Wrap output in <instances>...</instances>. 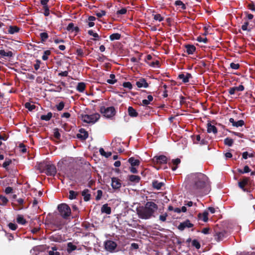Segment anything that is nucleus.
Returning <instances> with one entry per match:
<instances>
[{"label":"nucleus","mask_w":255,"mask_h":255,"mask_svg":"<svg viewBox=\"0 0 255 255\" xmlns=\"http://www.w3.org/2000/svg\"><path fill=\"white\" fill-rule=\"evenodd\" d=\"M77 249V247L72 243H68L67 244V251L68 253H71Z\"/></svg>","instance_id":"cd10ccee"},{"label":"nucleus","mask_w":255,"mask_h":255,"mask_svg":"<svg viewBox=\"0 0 255 255\" xmlns=\"http://www.w3.org/2000/svg\"><path fill=\"white\" fill-rule=\"evenodd\" d=\"M229 122L232 123L233 126L236 127H242L245 124V122L243 120H239L237 122H235L234 119L232 118L229 119Z\"/></svg>","instance_id":"4468645a"},{"label":"nucleus","mask_w":255,"mask_h":255,"mask_svg":"<svg viewBox=\"0 0 255 255\" xmlns=\"http://www.w3.org/2000/svg\"><path fill=\"white\" fill-rule=\"evenodd\" d=\"M8 226L9 228V229L13 231L15 230L17 228V225L12 223H9Z\"/></svg>","instance_id":"052dcab7"},{"label":"nucleus","mask_w":255,"mask_h":255,"mask_svg":"<svg viewBox=\"0 0 255 255\" xmlns=\"http://www.w3.org/2000/svg\"><path fill=\"white\" fill-rule=\"evenodd\" d=\"M8 199L6 197L3 195H0V205L5 206L8 202Z\"/></svg>","instance_id":"c9c22d12"},{"label":"nucleus","mask_w":255,"mask_h":255,"mask_svg":"<svg viewBox=\"0 0 255 255\" xmlns=\"http://www.w3.org/2000/svg\"><path fill=\"white\" fill-rule=\"evenodd\" d=\"M110 79H108L107 82L108 83L110 84H114L117 82V79H116V76L114 74H111L110 75Z\"/></svg>","instance_id":"c756f323"},{"label":"nucleus","mask_w":255,"mask_h":255,"mask_svg":"<svg viewBox=\"0 0 255 255\" xmlns=\"http://www.w3.org/2000/svg\"><path fill=\"white\" fill-rule=\"evenodd\" d=\"M234 87L236 89V91H243L244 90V87L242 85H240V86H239L238 87Z\"/></svg>","instance_id":"69168bd1"},{"label":"nucleus","mask_w":255,"mask_h":255,"mask_svg":"<svg viewBox=\"0 0 255 255\" xmlns=\"http://www.w3.org/2000/svg\"><path fill=\"white\" fill-rule=\"evenodd\" d=\"M12 52L10 51H5L3 49L0 50V55L2 57H10L12 56Z\"/></svg>","instance_id":"aec40b11"},{"label":"nucleus","mask_w":255,"mask_h":255,"mask_svg":"<svg viewBox=\"0 0 255 255\" xmlns=\"http://www.w3.org/2000/svg\"><path fill=\"white\" fill-rule=\"evenodd\" d=\"M111 186L114 189H119L121 187L120 180L116 177L112 178Z\"/></svg>","instance_id":"1a4fd4ad"},{"label":"nucleus","mask_w":255,"mask_h":255,"mask_svg":"<svg viewBox=\"0 0 255 255\" xmlns=\"http://www.w3.org/2000/svg\"><path fill=\"white\" fill-rule=\"evenodd\" d=\"M51 240L56 242L60 243L64 241L63 237L61 235H55L51 236Z\"/></svg>","instance_id":"393cba45"},{"label":"nucleus","mask_w":255,"mask_h":255,"mask_svg":"<svg viewBox=\"0 0 255 255\" xmlns=\"http://www.w3.org/2000/svg\"><path fill=\"white\" fill-rule=\"evenodd\" d=\"M230 67L233 69L237 70L239 68L240 65L238 63H231L230 64Z\"/></svg>","instance_id":"13d9d810"},{"label":"nucleus","mask_w":255,"mask_h":255,"mask_svg":"<svg viewBox=\"0 0 255 255\" xmlns=\"http://www.w3.org/2000/svg\"><path fill=\"white\" fill-rule=\"evenodd\" d=\"M136 85L138 88H147L148 86V83L144 79H141L137 81Z\"/></svg>","instance_id":"dca6fc26"},{"label":"nucleus","mask_w":255,"mask_h":255,"mask_svg":"<svg viewBox=\"0 0 255 255\" xmlns=\"http://www.w3.org/2000/svg\"><path fill=\"white\" fill-rule=\"evenodd\" d=\"M101 112L107 118H112L116 114V110L114 107H102L101 108Z\"/></svg>","instance_id":"39448f33"},{"label":"nucleus","mask_w":255,"mask_h":255,"mask_svg":"<svg viewBox=\"0 0 255 255\" xmlns=\"http://www.w3.org/2000/svg\"><path fill=\"white\" fill-rule=\"evenodd\" d=\"M25 107L26 109H28L30 111L34 110L35 108V105L31 104L30 103L28 102H27L25 104Z\"/></svg>","instance_id":"49530a36"},{"label":"nucleus","mask_w":255,"mask_h":255,"mask_svg":"<svg viewBox=\"0 0 255 255\" xmlns=\"http://www.w3.org/2000/svg\"><path fill=\"white\" fill-rule=\"evenodd\" d=\"M127 10L126 8H122V9L117 11V14H125L127 13Z\"/></svg>","instance_id":"bf43d9fd"},{"label":"nucleus","mask_w":255,"mask_h":255,"mask_svg":"<svg viewBox=\"0 0 255 255\" xmlns=\"http://www.w3.org/2000/svg\"><path fill=\"white\" fill-rule=\"evenodd\" d=\"M101 212L106 213L107 214H110L111 213V208L110 207L108 206V204H104L101 208Z\"/></svg>","instance_id":"412c9836"},{"label":"nucleus","mask_w":255,"mask_h":255,"mask_svg":"<svg viewBox=\"0 0 255 255\" xmlns=\"http://www.w3.org/2000/svg\"><path fill=\"white\" fill-rule=\"evenodd\" d=\"M197 40L199 42H203L206 43L207 42V38L205 36H199L197 37Z\"/></svg>","instance_id":"a19ab883"},{"label":"nucleus","mask_w":255,"mask_h":255,"mask_svg":"<svg viewBox=\"0 0 255 255\" xmlns=\"http://www.w3.org/2000/svg\"><path fill=\"white\" fill-rule=\"evenodd\" d=\"M201 139L200 135L198 134L195 135L193 138V143L195 144H199Z\"/></svg>","instance_id":"09e8293b"},{"label":"nucleus","mask_w":255,"mask_h":255,"mask_svg":"<svg viewBox=\"0 0 255 255\" xmlns=\"http://www.w3.org/2000/svg\"><path fill=\"white\" fill-rule=\"evenodd\" d=\"M163 185L164 184L163 182H160L157 181H153L152 182L153 188L157 190L160 189Z\"/></svg>","instance_id":"a878e982"},{"label":"nucleus","mask_w":255,"mask_h":255,"mask_svg":"<svg viewBox=\"0 0 255 255\" xmlns=\"http://www.w3.org/2000/svg\"><path fill=\"white\" fill-rule=\"evenodd\" d=\"M153 19L155 21L161 22L164 20V17L161 15L160 14H153Z\"/></svg>","instance_id":"e433bc0d"},{"label":"nucleus","mask_w":255,"mask_h":255,"mask_svg":"<svg viewBox=\"0 0 255 255\" xmlns=\"http://www.w3.org/2000/svg\"><path fill=\"white\" fill-rule=\"evenodd\" d=\"M67 30L71 32L74 31H78L79 30V28L78 27H74L73 23H70L67 27Z\"/></svg>","instance_id":"c85d7f7f"},{"label":"nucleus","mask_w":255,"mask_h":255,"mask_svg":"<svg viewBox=\"0 0 255 255\" xmlns=\"http://www.w3.org/2000/svg\"><path fill=\"white\" fill-rule=\"evenodd\" d=\"M65 104L63 102H60L58 105L56 106L57 110L58 111H62L64 107Z\"/></svg>","instance_id":"603ef678"},{"label":"nucleus","mask_w":255,"mask_h":255,"mask_svg":"<svg viewBox=\"0 0 255 255\" xmlns=\"http://www.w3.org/2000/svg\"><path fill=\"white\" fill-rule=\"evenodd\" d=\"M12 192V188L10 187H7L5 189V193L6 194L11 193Z\"/></svg>","instance_id":"774afa93"},{"label":"nucleus","mask_w":255,"mask_h":255,"mask_svg":"<svg viewBox=\"0 0 255 255\" xmlns=\"http://www.w3.org/2000/svg\"><path fill=\"white\" fill-rule=\"evenodd\" d=\"M58 210L60 215L64 219H67L71 215V209L66 204L63 203L59 205Z\"/></svg>","instance_id":"20e7f679"},{"label":"nucleus","mask_w":255,"mask_h":255,"mask_svg":"<svg viewBox=\"0 0 255 255\" xmlns=\"http://www.w3.org/2000/svg\"><path fill=\"white\" fill-rule=\"evenodd\" d=\"M178 78L182 80L183 83H187L189 82V79L192 78V75L191 74L186 73V74H181L179 75Z\"/></svg>","instance_id":"9b49d317"},{"label":"nucleus","mask_w":255,"mask_h":255,"mask_svg":"<svg viewBox=\"0 0 255 255\" xmlns=\"http://www.w3.org/2000/svg\"><path fill=\"white\" fill-rule=\"evenodd\" d=\"M167 214L166 213H165L162 215H160L159 216V220L161 221V222H165L166 220V218H167Z\"/></svg>","instance_id":"4d7b16f0"},{"label":"nucleus","mask_w":255,"mask_h":255,"mask_svg":"<svg viewBox=\"0 0 255 255\" xmlns=\"http://www.w3.org/2000/svg\"><path fill=\"white\" fill-rule=\"evenodd\" d=\"M128 113L129 116L131 117H136L138 115V113L136 112V110L132 107H129L128 108Z\"/></svg>","instance_id":"4be33fe9"},{"label":"nucleus","mask_w":255,"mask_h":255,"mask_svg":"<svg viewBox=\"0 0 255 255\" xmlns=\"http://www.w3.org/2000/svg\"><path fill=\"white\" fill-rule=\"evenodd\" d=\"M186 49L188 54H192L196 50L195 47L193 45H187Z\"/></svg>","instance_id":"b1692460"},{"label":"nucleus","mask_w":255,"mask_h":255,"mask_svg":"<svg viewBox=\"0 0 255 255\" xmlns=\"http://www.w3.org/2000/svg\"><path fill=\"white\" fill-rule=\"evenodd\" d=\"M17 222L21 225H24L26 223V220L22 215H18L16 218Z\"/></svg>","instance_id":"72a5a7b5"},{"label":"nucleus","mask_w":255,"mask_h":255,"mask_svg":"<svg viewBox=\"0 0 255 255\" xmlns=\"http://www.w3.org/2000/svg\"><path fill=\"white\" fill-rule=\"evenodd\" d=\"M88 34L92 36H93L95 38L94 40H96V38L99 37V35L97 33L94 32L92 30H90L88 31Z\"/></svg>","instance_id":"864d4df0"},{"label":"nucleus","mask_w":255,"mask_h":255,"mask_svg":"<svg viewBox=\"0 0 255 255\" xmlns=\"http://www.w3.org/2000/svg\"><path fill=\"white\" fill-rule=\"evenodd\" d=\"M193 246L195 247L197 249H199L201 247L200 243L197 240H193L192 242Z\"/></svg>","instance_id":"3c124183"},{"label":"nucleus","mask_w":255,"mask_h":255,"mask_svg":"<svg viewBox=\"0 0 255 255\" xmlns=\"http://www.w3.org/2000/svg\"><path fill=\"white\" fill-rule=\"evenodd\" d=\"M19 28L16 26H10L8 28V32L9 34H13L19 31Z\"/></svg>","instance_id":"5701e85b"},{"label":"nucleus","mask_w":255,"mask_h":255,"mask_svg":"<svg viewBox=\"0 0 255 255\" xmlns=\"http://www.w3.org/2000/svg\"><path fill=\"white\" fill-rule=\"evenodd\" d=\"M41 40L42 42H45L48 38V35L46 32H42L40 34Z\"/></svg>","instance_id":"37998d69"},{"label":"nucleus","mask_w":255,"mask_h":255,"mask_svg":"<svg viewBox=\"0 0 255 255\" xmlns=\"http://www.w3.org/2000/svg\"><path fill=\"white\" fill-rule=\"evenodd\" d=\"M154 159L157 163L160 164H164L167 162V157L164 155L155 156Z\"/></svg>","instance_id":"2eb2a0df"},{"label":"nucleus","mask_w":255,"mask_h":255,"mask_svg":"<svg viewBox=\"0 0 255 255\" xmlns=\"http://www.w3.org/2000/svg\"><path fill=\"white\" fill-rule=\"evenodd\" d=\"M123 86L124 87L127 88L129 90L131 89L132 88V85L129 82H124L123 84Z\"/></svg>","instance_id":"6e6d98bb"},{"label":"nucleus","mask_w":255,"mask_h":255,"mask_svg":"<svg viewBox=\"0 0 255 255\" xmlns=\"http://www.w3.org/2000/svg\"><path fill=\"white\" fill-rule=\"evenodd\" d=\"M81 117L82 121L84 123L93 124L99 119L100 116L97 113L90 115L87 114H82L81 115Z\"/></svg>","instance_id":"7ed1b4c3"},{"label":"nucleus","mask_w":255,"mask_h":255,"mask_svg":"<svg viewBox=\"0 0 255 255\" xmlns=\"http://www.w3.org/2000/svg\"><path fill=\"white\" fill-rule=\"evenodd\" d=\"M242 156L244 159H247L248 157H253V154H249L247 151L244 152L242 154Z\"/></svg>","instance_id":"680f3d73"},{"label":"nucleus","mask_w":255,"mask_h":255,"mask_svg":"<svg viewBox=\"0 0 255 255\" xmlns=\"http://www.w3.org/2000/svg\"><path fill=\"white\" fill-rule=\"evenodd\" d=\"M40 61L39 60H36L35 64H34V69L37 70L40 68Z\"/></svg>","instance_id":"0e129e2a"},{"label":"nucleus","mask_w":255,"mask_h":255,"mask_svg":"<svg viewBox=\"0 0 255 255\" xmlns=\"http://www.w3.org/2000/svg\"><path fill=\"white\" fill-rule=\"evenodd\" d=\"M250 179L249 178L245 177L243 179V180L240 182H239V186L244 191H246V189L245 188L246 186H247L250 184Z\"/></svg>","instance_id":"6e6552de"},{"label":"nucleus","mask_w":255,"mask_h":255,"mask_svg":"<svg viewBox=\"0 0 255 255\" xmlns=\"http://www.w3.org/2000/svg\"><path fill=\"white\" fill-rule=\"evenodd\" d=\"M217 128L214 126L211 125L210 123L207 124V132L208 133L213 132L215 134L217 133Z\"/></svg>","instance_id":"a211bd4d"},{"label":"nucleus","mask_w":255,"mask_h":255,"mask_svg":"<svg viewBox=\"0 0 255 255\" xmlns=\"http://www.w3.org/2000/svg\"><path fill=\"white\" fill-rule=\"evenodd\" d=\"M52 117V114L51 112H49L46 115H42L40 117L41 120L48 121Z\"/></svg>","instance_id":"2f4dec72"},{"label":"nucleus","mask_w":255,"mask_h":255,"mask_svg":"<svg viewBox=\"0 0 255 255\" xmlns=\"http://www.w3.org/2000/svg\"><path fill=\"white\" fill-rule=\"evenodd\" d=\"M175 5L180 7L181 10H184L186 8L185 4L180 0L175 1Z\"/></svg>","instance_id":"473e14b6"},{"label":"nucleus","mask_w":255,"mask_h":255,"mask_svg":"<svg viewBox=\"0 0 255 255\" xmlns=\"http://www.w3.org/2000/svg\"><path fill=\"white\" fill-rule=\"evenodd\" d=\"M121 38V34L118 33H113L110 36V39L112 41L119 40Z\"/></svg>","instance_id":"58836bf2"},{"label":"nucleus","mask_w":255,"mask_h":255,"mask_svg":"<svg viewBox=\"0 0 255 255\" xmlns=\"http://www.w3.org/2000/svg\"><path fill=\"white\" fill-rule=\"evenodd\" d=\"M43 8H44V14L45 16H48L49 15V14H50L49 9L48 6H44V7H43Z\"/></svg>","instance_id":"e2e57ef3"},{"label":"nucleus","mask_w":255,"mask_h":255,"mask_svg":"<svg viewBox=\"0 0 255 255\" xmlns=\"http://www.w3.org/2000/svg\"><path fill=\"white\" fill-rule=\"evenodd\" d=\"M77 196V193L74 191L71 190L69 192V198L71 200L75 199Z\"/></svg>","instance_id":"de8ad7c7"},{"label":"nucleus","mask_w":255,"mask_h":255,"mask_svg":"<svg viewBox=\"0 0 255 255\" xmlns=\"http://www.w3.org/2000/svg\"><path fill=\"white\" fill-rule=\"evenodd\" d=\"M186 187L189 192L196 196H203L210 190L208 177L201 173H191L185 179Z\"/></svg>","instance_id":"f257e3e1"},{"label":"nucleus","mask_w":255,"mask_h":255,"mask_svg":"<svg viewBox=\"0 0 255 255\" xmlns=\"http://www.w3.org/2000/svg\"><path fill=\"white\" fill-rule=\"evenodd\" d=\"M99 152L102 155L106 157H109L112 155V153L111 152H107L104 150V149L103 148H100Z\"/></svg>","instance_id":"4c0bfd02"},{"label":"nucleus","mask_w":255,"mask_h":255,"mask_svg":"<svg viewBox=\"0 0 255 255\" xmlns=\"http://www.w3.org/2000/svg\"><path fill=\"white\" fill-rule=\"evenodd\" d=\"M82 196L84 197V199L86 201H88L90 199V194L88 193V191L85 190L82 193Z\"/></svg>","instance_id":"f704fd0d"},{"label":"nucleus","mask_w":255,"mask_h":255,"mask_svg":"<svg viewBox=\"0 0 255 255\" xmlns=\"http://www.w3.org/2000/svg\"><path fill=\"white\" fill-rule=\"evenodd\" d=\"M106 14V12L105 10H101L99 11H97L96 13V15L98 17H102V16L105 15Z\"/></svg>","instance_id":"5fc2aeb1"},{"label":"nucleus","mask_w":255,"mask_h":255,"mask_svg":"<svg viewBox=\"0 0 255 255\" xmlns=\"http://www.w3.org/2000/svg\"><path fill=\"white\" fill-rule=\"evenodd\" d=\"M52 250L49 251V255H60V253L56 252L57 248L56 247H53L51 248Z\"/></svg>","instance_id":"79ce46f5"},{"label":"nucleus","mask_w":255,"mask_h":255,"mask_svg":"<svg viewBox=\"0 0 255 255\" xmlns=\"http://www.w3.org/2000/svg\"><path fill=\"white\" fill-rule=\"evenodd\" d=\"M51 54V52L50 50H46L44 52L43 55L42 56V59L43 60H47L48 58V56Z\"/></svg>","instance_id":"a18cd8bd"},{"label":"nucleus","mask_w":255,"mask_h":255,"mask_svg":"<svg viewBox=\"0 0 255 255\" xmlns=\"http://www.w3.org/2000/svg\"><path fill=\"white\" fill-rule=\"evenodd\" d=\"M226 233L225 231L216 232L214 237L215 240L217 242L222 241L226 236Z\"/></svg>","instance_id":"9d476101"},{"label":"nucleus","mask_w":255,"mask_h":255,"mask_svg":"<svg viewBox=\"0 0 255 255\" xmlns=\"http://www.w3.org/2000/svg\"><path fill=\"white\" fill-rule=\"evenodd\" d=\"M128 161L130 164L131 166H138L140 164L139 160L133 157H130Z\"/></svg>","instance_id":"f3484780"},{"label":"nucleus","mask_w":255,"mask_h":255,"mask_svg":"<svg viewBox=\"0 0 255 255\" xmlns=\"http://www.w3.org/2000/svg\"><path fill=\"white\" fill-rule=\"evenodd\" d=\"M249 22L248 21L245 22L244 24L242 26V29L244 31H250L252 29L251 28H248Z\"/></svg>","instance_id":"8fccbe9b"},{"label":"nucleus","mask_w":255,"mask_h":255,"mask_svg":"<svg viewBox=\"0 0 255 255\" xmlns=\"http://www.w3.org/2000/svg\"><path fill=\"white\" fill-rule=\"evenodd\" d=\"M129 179L131 182L138 183L139 181L140 178L137 175H131L129 176Z\"/></svg>","instance_id":"7c9ffc66"},{"label":"nucleus","mask_w":255,"mask_h":255,"mask_svg":"<svg viewBox=\"0 0 255 255\" xmlns=\"http://www.w3.org/2000/svg\"><path fill=\"white\" fill-rule=\"evenodd\" d=\"M117 246V243L111 240H108L105 243V249L110 252H114Z\"/></svg>","instance_id":"423d86ee"},{"label":"nucleus","mask_w":255,"mask_h":255,"mask_svg":"<svg viewBox=\"0 0 255 255\" xmlns=\"http://www.w3.org/2000/svg\"><path fill=\"white\" fill-rule=\"evenodd\" d=\"M193 225L190 223L189 220H187L181 223L179 225L178 228L181 230H183L186 228H191Z\"/></svg>","instance_id":"f8f14e48"},{"label":"nucleus","mask_w":255,"mask_h":255,"mask_svg":"<svg viewBox=\"0 0 255 255\" xmlns=\"http://www.w3.org/2000/svg\"><path fill=\"white\" fill-rule=\"evenodd\" d=\"M234 143V140L231 138L227 137L224 139V144L229 146H232Z\"/></svg>","instance_id":"ea45409f"},{"label":"nucleus","mask_w":255,"mask_h":255,"mask_svg":"<svg viewBox=\"0 0 255 255\" xmlns=\"http://www.w3.org/2000/svg\"><path fill=\"white\" fill-rule=\"evenodd\" d=\"M77 137L82 140L86 139L88 136V133L84 129H80L79 133L77 134Z\"/></svg>","instance_id":"ddd939ff"},{"label":"nucleus","mask_w":255,"mask_h":255,"mask_svg":"<svg viewBox=\"0 0 255 255\" xmlns=\"http://www.w3.org/2000/svg\"><path fill=\"white\" fill-rule=\"evenodd\" d=\"M57 170L55 166L52 164H48L46 166V173L49 176H55L56 174Z\"/></svg>","instance_id":"0eeeda50"},{"label":"nucleus","mask_w":255,"mask_h":255,"mask_svg":"<svg viewBox=\"0 0 255 255\" xmlns=\"http://www.w3.org/2000/svg\"><path fill=\"white\" fill-rule=\"evenodd\" d=\"M251 170L249 167L247 165L245 166L244 169H238V172L240 173L244 174L250 172Z\"/></svg>","instance_id":"c03bdc74"},{"label":"nucleus","mask_w":255,"mask_h":255,"mask_svg":"<svg viewBox=\"0 0 255 255\" xmlns=\"http://www.w3.org/2000/svg\"><path fill=\"white\" fill-rule=\"evenodd\" d=\"M85 89V84L83 82L79 83L77 86L76 90L79 92L83 93Z\"/></svg>","instance_id":"bb28decb"},{"label":"nucleus","mask_w":255,"mask_h":255,"mask_svg":"<svg viewBox=\"0 0 255 255\" xmlns=\"http://www.w3.org/2000/svg\"><path fill=\"white\" fill-rule=\"evenodd\" d=\"M53 40H54V42L56 44H58V43H63V42H64V40H63L62 39H59V38H54Z\"/></svg>","instance_id":"338daca9"},{"label":"nucleus","mask_w":255,"mask_h":255,"mask_svg":"<svg viewBox=\"0 0 255 255\" xmlns=\"http://www.w3.org/2000/svg\"><path fill=\"white\" fill-rule=\"evenodd\" d=\"M198 218L199 220L206 222L208 220V213L207 212H204L202 214H199Z\"/></svg>","instance_id":"6ab92c4d"},{"label":"nucleus","mask_w":255,"mask_h":255,"mask_svg":"<svg viewBox=\"0 0 255 255\" xmlns=\"http://www.w3.org/2000/svg\"><path fill=\"white\" fill-rule=\"evenodd\" d=\"M157 209V205L153 202L150 201L147 202L144 206L137 208L136 212L139 218L147 220L154 217V214Z\"/></svg>","instance_id":"f03ea898"}]
</instances>
